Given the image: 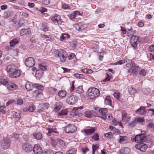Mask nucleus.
Returning a JSON list of instances; mask_svg holds the SVG:
<instances>
[{"instance_id": "obj_1", "label": "nucleus", "mask_w": 154, "mask_h": 154, "mask_svg": "<svg viewBox=\"0 0 154 154\" xmlns=\"http://www.w3.org/2000/svg\"><path fill=\"white\" fill-rule=\"evenodd\" d=\"M87 93L88 97L90 99H93L99 96L100 92L98 89L92 88H89L88 90Z\"/></svg>"}, {"instance_id": "obj_2", "label": "nucleus", "mask_w": 154, "mask_h": 154, "mask_svg": "<svg viewBox=\"0 0 154 154\" xmlns=\"http://www.w3.org/2000/svg\"><path fill=\"white\" fill-rule=\"evenodd\" d=\"M147 139L146 134L143 133L137 135L135 137L131 138V140L133 142H136L137 143H143Z\"/></svg>"}, {"instance_id": "obj_3", "label": "nucleus", "mask_w": 154, "mask_h": 154, "mask_svg": "<svg viewBox=\"0 0 154 154\" xmlns=\"http://www.w3.org/2000/svg\"><path fill=\"white\" fill-rule=\"evenodd\" d=\"M55 51L57 53V56L60 58V61L64 62L66 61L67 57L66 52L64 50L62 49L59 50H55Z\"/></svg>"}, {"instance_id": "obj_4", "label": "nucleus", "mask_w": 154, "mask_h": 154, "mask_svg": "<svg viewBox=\"0 0 154 154\" xmlns=\"http://www.w3.org/2000/svg\"><path fill=\"white\" fill-rule=\"evenodd\" d=\"M64 130L66 133H72L77 131V128L74 125L69 124L65 127Z\"/></svg>"}, {"instance_id": "obj_5", "label": "nucleus", "mask_w": 154, "mask_h": 154, "mask_svg": "<svg viewBox=\"0 0 154 154\" xmlns=\"http://www.w3.org/2000/svg\"><path fill=\"white\" fill-rule=\"evenodd\" d=\"M25 63L26 66L27 67H32L35 65V61L33 58L28 57L25 60Z\"/></svg>"}, {"instance_id": "obj_6", "label": "nucleus", "mask_w": 154, "mask_h": 154, "mask_svg": "<svg viewBox=\"0 0 154 154\" xmlns=\"http://www.w3.org/2000/svg\"><path fill=\"white\" fill-rule=\"evenodd\" d=\"M11 145L10 140L8 139H4L1 143V145L3 149H5L9 148Z\"/></svg>"}, {"instance_id": "obj_7", "label": "nucleus", "mask_w": 154, "mask_h": 154, "mask_svg": "<svg viewBox=\"0 0 154 154\" xmlns=\"http://www.w3.org/2000/svg\"><path fill=\"white\" fill-rule=\"evenodd\" d=\"M17 69L16 65L11 64L8 65L6 67V70L9 75Z\"/></svg>"}, {"instance_id": "obj_8", "label": "nucleus", "mask_w": 154, "mask_h": 154, "mask_svg": "<svg viewBox=\"0 0 154 154\" xmlns=\"http://www.w3.org/2000/svg\"><path fill=\"white\" fill-rule=\"evenodd\" d=\"M140 69V68L139 66L134 65L131 66V69L128 70V72L130 73L131 75L136 74L138 73Z\"/></svg>"}, {"instance_id": "obj_9", "label": "nucleus", "mask_w": 154, "mask_h": 154, "mask_svg": "<svg viewBox=\"0 0 154 154\" xmlns=\"http://www.w3.org/2000/svg\"><path fill=\"white\" fill-rule=\"evenodd\" d=\"M135 147L137 149L143 152H145L147 148V145L142 143L136 144Z\"/></svg>"}, {"instance_id": "obj_10", "label": "nucleus", "mask_w": 154, "mask_h": 154, "mask_svg": "<svg viewBox=\"0 0 154 154\" xmlns=\"http://www.w3.org/2000/svg\"><path fill=\"white\" fill-rule=\"evenodd\" d=\"M22 147L24 151L28 152L32 151V146L29 144L27 143L23 144Z\"/></svg>"}, {"instance_id": "obj_11", "label": "nucleus", "mask_w": 154, "mask_h": 154, "mask_svg": "<svg viewBox=\"0 0 154 154\" xmlns=\"http://www.w3.org/2000/svg\"><path fill=\"white\" fill-rule=\"evenodd\" d=\"M138 40V37L137 36L134 35L132 36L131 38V45L134 48H136L137 43V42Z\"/></svg>"}, {"instance_id": "obj_12", "label": "nucleus", "mask_w": 154, "mask_h": 154, "mask_svg": "<svg viewBox=\"0 0 154 154\" xmlns=\"http://www.w3.org/2000/svg\"><path fill=\"white\" fill-rule=\"evenodd\" d=\"M66 101L68 104L73 105L77 102V99L76 97L72 96L69 97L67 98Z\"/></svg>"}, {"instance_id": "obj_13", "label": "nucleus", "mask_w": 154, "mask_h": 154, "mask_svg": "<svg viewBox=\"0 0 154 154\" xmlns=\"http://www.w3.org/2000/svg\"><path fill=\"white\" fill-rule=\"evenodd\" d=\"M33 151L35 154H41L42 150L39 145L35 144L33 147Z\"/></svg>"}, {"instance_id": "obj_14", "label": "nucleus", "mask_w": 154, "mask_h": 154, "mask_svg": "<svg viewBox=\"0 0 154 154\" xmlns=\"http://www.w3.org/2000/svg\"><path fill=\"white\" fill-rule=\"evenodd\" d=\"M21 74V71L20 70L16 69L11 74L9 75V76L11 78H16L19 77Z\"/></svg>"}, {"instance_id": "obj_15", "label": "nucleus", "mask_w": 154, "mask_h": 154, "mask_svg": "<svg viewBox=\"0 0 154 154\" xmlns=\"http://www.w3.org/2000/svg\"><path fill=\"white\" fill-rule=\"evenodd\" d=\"M99 112L103 116L101 118L104 119H107V115H106V114L108 112L107 109L106 108H101L99 110Z\"/></svg>"}, {"instance_id": "obj_16", "label": "nucleus", "mask_w": 154, "mask_h": 154, "mask_svg": "<svg viewBox=\"0 0 154 154\" xmlns=\"http://www.w3.org/2000/svg\"><path fill=\"white\" fill-rule=\"evenodd\" d=\"M51 20L54 23L57 22L58 24H60L62 20L60 19V16L58 15H56L54 17H51Z\"/></svg>"}, {"instance_id": "obj_17", "label": "nucleus", "mask_w": 154, "mask_h": 154, "mask_svg": "<svg viewBox=\"0 0 154 154\" xmlns=\"http://www.w3.org/2000/svg\"><path fill=\"white\" fill-rule=\"evenodd\" d=\"M95 131L94 127H91L90 128L84 130V131L87 135H91L94 133Z\"/></svg>"}, {"instance_id": "obj_18", "label": "nucleus", "mask_w": 154, "mask_h": 154, "mask_svg": "<svg viewBox=\"0 0 154 154\" xmlns=\"http://www.w3.org/2000/svg\"><path fill=\"white\" fill-rule=\"evenodd\" d=\"M145 107L142 106L140 108L136 110L135 111L136 113L140 115H142L145 113Z\"/></svg>"}, {"instance_id": "obj_19", "label": "nucleus", "mask_w": 154, "mask_h": 154, "mask_svg": "<svg viewBox=\"0 0 154 154\" xmlns=\"http://www.w3.org/2000/svg\"><path fill=\"white\" fill-rule=\"evenodd\" d=\"M17 85L13 83H10L8 84L7 88L8 89L14 91L17 89Z\"/></svg>"}, {"instance_id": "obj_20", "label": "nucleus", "mask_w": 154, "mask_h": 154, "mask_svg": "<svg viewBox=\"0 0 154 154\" xmlns=\"http://www.w3.org/2000/svg\"><path fill=\"white\" fill-rule=\"evenodd\" d=\"M31 33V30L29 28L26 29H23L20 30V33L21 35H23L24 34H29Z\"/></svg>"}, {"instance_id": "obj_21", "label": "nucleus", "mask_w": 154, "mask_h": 154, "mask_svg": "<svg viewBox=\"0 0 154 154\" xmlns=\"http://www.w3.org/2000/svg\"><path fill=\"white\" fill-rule=\"evenodd\" d=\"M40 107H39V110L43 111L47 109L49 107V104L48 103H45L44 104H41L40 105Z\"/></svg>"}, {"instance_id": "obj_22", "label": "nucleus", "mask_w": 154, "mask_h": 154, "mask_svg": "<svg viewBox=\"0 0 154 154\" xmlns=\"http://www.w3.org/2000/svg\"><path fill=\"white\" fill-rule=\"evenodd\" d=\"M130 152V149L128 148H124L120 150L119 152L120 154H128Z\"/></svg>"}, {"instance_id": "obj_23", "label": "nucleus", "mask_w": 154, "mask_h": 154, "mask_svg": "<svg viewBox=\"0 0 154 154\" xmlns=\"http://www.w3.org/2000/svg\"><path fill=\"white\" fill-rule=\"evenodd\" d=\"M19 39L15 38L11 40L10 42V44L11 47L14 46L16 45L19 42Z\"/></svg>"}, {"instance_id": "obj_24", "label": "nucleus", "mask_w": 154, "mask_h": 154, "mask_svg": "<svg viewBox=\"0 0 154 154\" xmlns=\"http://www.w3.org/2000/svg\"><path fill=\"white\" fill-rule=\"evenodd\" d=\"M105 103L106 105L111 106L112 104V100L109 96H107L105 99Z\"/></svg>"}, {"instance_id": "obj_25", "label": "nucleus", "mask_w": 154, "mask_h": 154, "mask_svg": "<svg viewBox=\"0 0 154 154\" xmlns=\"http://www.w3.org/2000/svg\"><path fill=\"white\" fill-rule=\"evenodd\" d=\"M47 130L48 131V132L46 134L48 136H50L52 133H54L56 134L58 133V132L55 131L56 130L55 128H48Z\"/></svg>"}, {"instance_id": "obj_26", "label": "nucleus", "mask_w": 154, "mask_h": 154, "mask_svg": "<svg viewBox=\"0 0 154 154\" xmlns=\"http://www.w3.org/2000/svg\"><path fill=\"white\" fill-rule=\"evenodd\" d=\"M8 79L5 77L0 78V83L6 85L8 83Z\"/></svg>"}, {"instance_id": "obj_27", "label": "nucleus", "mask_w": 154, "mask_h": 154, "mask_svg": "<svg viewBox=\"0 0 154 154\" xmlns=\"http://www.w3.org/2000/svg\"><path fill=\"white\" fill-rule=\"evenodd\" d=\"M130 119V117L127 115L126 113H124L122 114V120L123 121L126 122L129 120Z\"/></svg>"}, {"instance_id": "obj_28", "label": "nucleus", "mask_w": 154, "mask_h": 154, "mask_svg": "<svg viewBox=\"0 0 154 154\" xmlns=\"http://www.w3.org/2000/svg\"><path fill=\"white\" fill-rule=\"evenodd\" d=\"M63 105V103L61 102H56L55 105L54 109L57 110H60Z\"/></svg>"}, {"instance_id": "obj_29", "label": "nucleus", "mask_w": 154, "mask_h": 154, "mask_svg": "<svg viewBox=\"0 0 154 154\" xmlns=\"http://www.w3.org/2000/svg\"><path fill=\"white\" fill-rule=\"evenodd\" d=\"M128 92L131 95L135 94L137 92L136 89L132 86H131L128 88Z\"/></svg>"}, {"instance_id": "obj_30", "label": "nucleus", "mask_w": 154, "mask_h": 154, "mask_svg": "<svg viewBox=\"0 0 154 154\" xmlns=\"http://www.w3.org/2000/svg\"><path fill=\"white\" fill-rule=\"evenodd\" d=\"M34 137L38 140H41L42 138V134L40 133H34L33 134Z\"/></svg>"}, {"instance_id": "obj_31", "label": "nucleus", "mask_w": 154, "mask_h": 154, "mask_svg": "<svg viewBox=\"0 0 154 154\" xmlns=\"http://www.w3.org/2000/svg\"><path fill=\"white\" fill-rule=\"evenodd\" d=\"M85 116L86 117L91 118L93 117L94 115L91 111L88 110L85 112Z\"/></svg>"}, {"instance_id": "obj_32", "label": "nucleus", "mask_w": 154, "mask_h": 154, "mask_svg": "<svg viewBox=\"0 0 154 154\" xmlns=\"http://www.w3.org/2000/svg\"><path fill=\"white\" fill-rule=\"evenodd\" d=\"M33 86L34 88L40 90H42L44 89V87L43 85L38 84H34L33 85Z\"/></svg>"}, {"instance_id": "obj_33", "label": "nucleus", "mask_w": 154, "mask_h": 154, "mask_svg": "<svg viewBox=\"0 0 154 154\" xmlns=\"http://www.w3.org/2000/svg\"><path fill=\"white\" fill-rule=\"evenodd\" d=\"M40 36L41 38H42L47 39V41H48V40H50L51 39V36L50 35H48L44 34H41L40 35Z\"/></svg>"}, {"instance_id": "obj_34", "label": "nucleus", "mask_w": 154, "mask_h": 154, "mask_svg": "<svg viewBox=\"0 0 154 154\" xmlns=\"http://www.w3.org/2000/svg\"><path fill=\"white\" fill-rule=\"evenodd\" d=\"M66 91L63 90H62L59 92L58 95L60 97H63L66 96Z\"/></svg>"}, {"instance_id": "obj_35", "label": "nucleus", "mask_w": 154, "mask_h": 154, "mask_svg": "<svg viewBox=\"0 0 154 154\" xmlns=\"http://www.w3.org/2000/svg\"><path fill=\"white\" fill-rule=\"evenodd\" d=\"M32 85L29 82H27L25 85V87L28 91L31 90L32 88Z\"/></svg>"}, {"instance_id": "obj_36", "label": "nucleus", "mask_w": 154, "mask_h": 154, "mask_svg": "<svg viewBox=\"0 0 154 154\" xmlns=\"http://www.w3.org/2000/svg\"><path fill=\"white\" fill-rule=\"evenodd\" d=\"M68 109H66L64 110H62L61 112L59 113V115L61 116H66L68 114Z\"/></svg>"}, {"instance_id": "obj_37", "label": "nucleus", "mask_w": 154, "mask_h": 154, "mask_svg": "<svg viewBox=\"0 0 154 154\" xmlns=\"http://www.w3.org/2000/svg\"><path fill=\"white\" fill-rule=\"evenodd\" d=\"M120 138L119 140L120 143L124 142L128 140V137L126 136H120Z\"/></svg>"}, {"instance_id": "obj_38", "label": "nucleus", "mask_w": 154, "mask_h": 154, "mask_svg": "<svg viewBox=\"0 0 154 154\" xmlns=\"http://www.w3.org/2000/svg\"><path fill=\"white\" fill-rule=\"evenodd\" d=\"M13 117L17 119H19L20 117V115L19 113H17V112H12Z\"/></svg>"}, {"instance_id": "obj_39", "label": "nucleus", "mask_w": 154, "mask_h": 154, "mask_svg": "<svg viewBox=\"0 0 154 154\" xmlns=\"http://www.w3.org/2000/svg\"><path fill=\"white\" fill-rule=\"evenodd\" d=\"M76 150L75 149H71L66 152V154H75Z\"/></svg>"}, {"instance_id": "obj_40", "label": "nucleus", "mask_w": 154, "mask_h": 154, "mask_svg": "<svg viewBox=\"0 0 154 154\" xmlns=\"http://www.w3.org/2000/svg\"><path fill=\"white\" fill-rule=\"evenodd\" d=\"M134 121L136 122V123L137 122L138 123H141L144 122L143 119L139 117L135 118Z\"/></svg>"}, {"instance_id": "obj_41", "label": "nucleus", "mask_w": 154, "mask_h": 154, "mask_svg": "<svg viewBox=\"0 0 154 154\" xmlns=\"http://www.w3.org/2000/svg\"><path fill=\"white\" fill-rule=\"evenodd\" d=\"M69 36L68 34L64 33L60 37V40L62 41L66 38H69Z\"/></svg>"}, {"instance_id": "obj_42", "label": "nucleus", "mask_w": 154, "mask_h": 154, "mask_svg": "<svg viewBox=\"0 0 154 154\" xmlns=\"http://www.w3.org/2000/svg\"><path fill=\"white\" fill-rule=\"evenodd\" d=\"M43 154H54L53 151L51 149L45 150L44 151Z\"/></svg>"}, {"instance_id": "obj_43", "label": "nucleus", "mask_w": 154, "mask_h": 154, "mask_svg": "<svg viewBox=\"0 0 154 154\" xmlns=\"http://www.w3.org/2000/svg\"><path fill=\"white\" fill-rule=\"evenodd\" d=\"M99 137L98 134L97 133L95 134L93 136H92L91 138L95 141H97L99 140Z\"/></svg>"}, {"instance_id": "obj_44", "label": "nucleus", "mask_w": 154, "mask_h": 154, "mask_svg": "<svg viewBox=\"0 0 154 154\" xmlns=\"http://www.w3.org/2000/svg\"><path fill=\"white\" fill-rule=\"evenodd\" d=\"M57 140L59 144L61 146L63 147L65 146V143L63 140L59 138L57 139Z\"/></svg>"}, {"instance_id": "obj_45", "label": "nucleus", "mask_w": 154, "mask_h": 154, "mask_svg": "<svg viewBox=\"0 0 154 154\" xmlns=\"http://www.w3.org/2000/svg\"><path fill=\"white\" fill-rule=\"evenodd\" d=\"M35 106L34 105L32 106H30L29 107L26 108V110H28L30 112H33L35 109Z\"/></svg>"}, {"instance_id": "obj_46", "label": "nucleus", "mask_w": 154, "mask_h": 154, "mask_svg": "<svg viewBox=\"0 0 154 154\" xmlns=\"http://www.w3.org/2000/svg\"><path fill=\"white\" fill-rule=\"evenodd\" d=\"M5 107L3 106H0V115L1 114H4L5 112Z\"/></svg>"}, {"instance_id": "obj_47", "label": "nucleus", "mask_w": 154, "mask_h": 154, "mask_svg": "<svg viewBox=\"0 0 154 154\" xmlns=\"http://www.w3.org/2000/svg\"><path fill=\"white\" fill-rule=\"evenodd\" d=\"M93 150V154H94L95 151L98 148V146L97 145L93 144L92 146Z\"/></svg>"}, {"instance_id": "obj_48", "label": "nucleus", "mask_w": 154, "mask_h": 154, "mask_svg": "<svg viewBox=\"0 0 154 154\" xmlns=\"http://www.w3.org/2000/svg\"><path fill=\"white\" fill-rule=\"evenodd\" d=\"M125 60H119V61H117L115 63H114L115 65H122L123 63H125Z\"/></svg>"}, {"instance_id": "obj_49", "label": "nucleus", "mask_w": 154, "mask_h": 154, "mask_svg": "<svg viewBox=\"0 0 154 154\" xmlns=\"http://www.w3.org/2000/svg\"><path fill=\"white\" fill-rule=\"evenodd\" d=\"M74 75L75 77L77 78L82 79L84 78V76L83 75L81 74L76 73L74 74Z\"/></svg>"}, {"instance_id": "obj_50", "label": "nucleus", "mask_w": 154, "mask_h": 154, "mask_svg": "<svg viewBox=\"0 0 154 154\" xmlns=\"http://www.w3.org/2000/svg\"><path fill=\"white\" fill-rule=\"evenodd\" d=\"M23 103V101L22 99L18 98L17 101V104L18 105H22Z\"/></svg>"}, {"instance_id": "obj_51", "label": "nucleus", "mask_w": 154, "mask_h": 154, "mask_svg": "<svg viewBox=\"0 0 154 154\" xmlns=\"http://www.w3.org/2000/svg\"><path fill=\"white\" fill-rule=\"evenodd\" d=\"M140 75L144 76L146 74V72L144 69H141L140 72Z\"/></svg>"}, {"instance_id": "obj_52", "label": "nucleus", "mask_w": 154, "mask_h": 154, "mask_svg": "<svg viewBox=\"0 0 154 154\" xmlns=\"http://www.w3.org/2000/svg\"><path fill=\"white\" fill-rule=\"evenodd\" d=\"M148 128H150L152 130H154V124L150 123L147 126Z\"/></svg>"}, {"instance_id": "obj_53", "label": "nucleus", "mask_w": 154, "mask_h": 154, "mask_svg": "<svg viewBox=\"0 0 154 154\" xmlns=\"http://www.w3.org/2000/svg\"><path fill=\"white\" fill-rule=\"evenodd\" d=\"M39 68L42 70L45 71L47 69V66L42 64L39 65Z\"/></svg>"}, {"instance_id": "obj_54", "label": "nucleus", "mask_w": 154, "mask_h": 154, "mask_svg": "<svg viewBox=\"0 0 154 154\" xmlns=\"http://www.w3.org/2000/svg\"><path fill=\"white\" fill-rule=\"evenodd\" d=\"M23 140L25 141H27L29 139V135L27 134H24L23 136Z\"/></svg>"}, {"instance_id": "obj_55", "label": "nucleus", "mask_w": 154, "mask_h": 154, "mask_svg": "<svg viewBox=\"0 0 154 154\" xmlns=\"http://www.w3.org/2000/svg\"><path fill=\"white\" fill-rule=\"evenodd\" d=\"M142 91L143 93L144 94H146V95H148L150 93L149 91H148V90H147L146 88L143 89L142 90Z\"/></svg>"}, {"instance_id": "obj_56", "label": "nucleus", "mask_w": 154, "mask_h": 154, "mask_svg": "<svg viewBox=\"0 0 154 154\" xmlns=\"http://www.w3.org/2000/svg\"><path fill=\"white\" fill-rule=\"evenodd\" d=\"M80 24H76L75 25V27L76 29L78 30H82L81 28L80 27Z\"/></svg>"}, {"instance_id": "obj_57", "label": "nucleus", "mask_w": 154, "mask_h": 154, "mask_svg": "<svg viewBox=\"0 0 154 154\" xmlns=\"http://www.w3.org/2000/svg\"><path fill=\"white\" fill-rule=\"evenodd\" d=\"M83 108V107L82 106H80L79 107H74L73 108V110H75L76 111H80L81 110H82Z\"/></svg>"}, {"instance_id": "obj_58", "label": "nucleus", "mask_w": 154, "mask_h": 154, "mask_svg": "<svg viewBox=\"0 0 154 154\" xmlns=\"http://www.w3.org/2000/svg\"><path fill=\"white\" fill-rule=\"evenodd\" d=\"M74 81H73L72 82V85L71 87L70 91L71 92H72L74 90L75 86L74 85Z\"/></svg>"}, {"instance_id": "obj_59", "label": "nucleus", "mask_w": 154, "mask_h": 154, "mask_svg": "<svg viewBox=\"0 0 154 154\" xmlns=\"http://www.w3.org/2000/svg\"><path fill=\"white\" fill-rule=\"evenodd\" d=\"M61 68L63 70V72L64 73H66V72H69L71 70V69H67L66 68H65L64 67H62Z\"/></svg>"}, {"instance_id": "obj_60", "label": "nucleus", "mask_w": 154, "mask_h": 154, "mask_svg": "<svg viewBox=\"0 0 154 154\" xmlns=\"http://www.w3.org/2000/svg\"><path fill=\"white\" fill-rule=\"evenodd\" d=\"M112 136V133L110 132L105 133L104 134V136L106 137H110Z\"/></svg>"}, {"instance_id": "obj_61", "label": "nucleus", "mask_w": 154, "mask_h": 154, "mask_svg": "<svg viewBox=\"0 0 154 154\" xmlns=\"http://www.w3.org/2000/svg\"><path fill=\"white\" fill-rule=\"evenodd\" d=\"M49 91L51 93L53 94L54 93L55 91H56V89L54 88L50 87L49 88Z\"/></svg>"}, {"instance_id": "obj_62", "label": "nucleus", "mask_w": 154, "mask_h": 154, "mask_svg": "<svg viewBox=\"0 0 154 154\" xmlns=\"http://www.w3.org/2000/svg\"><path fill=\"white\" fill-rule=\"evenodd\" d=\"M149 51L151 52H154V45H151L149 48Z\"/></svg>"}, {"instance_id": "obj_63", "label": "nucleus", "mask_w": 154, "mask_h": 154, "mask_svg": "<svg viewBox=\"0 0 154 154\" xmlns=\"http://www.w3.org/2000/svg\"><path fill=\"white\" fill-rule=\"evenodd\" d=\"M42 2L44 4L47 5L49 4L50 0H42Z\"/></svg>"}, {"instance_id": "obj_64", "label": "nucleus", "mask_w": 154, "mask_h": 154, "mask_svg": "<svg viewBox=\"0 0 154 154\" xmlns=\"http://www.w3.org/2000/svg\"><path fill=\"white\" fill-rule=\"evenodd\" d=\"M136 123V122L135 121H133L132 122L129 124L128 126L130 127H133L135 125Z\"/></svg>"}]
</instances>
